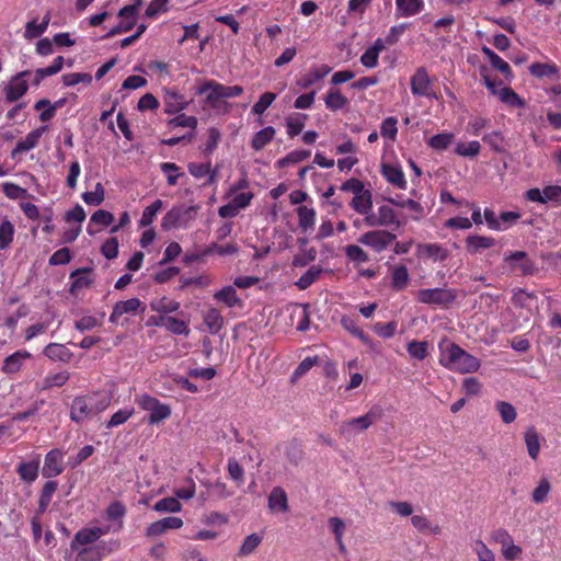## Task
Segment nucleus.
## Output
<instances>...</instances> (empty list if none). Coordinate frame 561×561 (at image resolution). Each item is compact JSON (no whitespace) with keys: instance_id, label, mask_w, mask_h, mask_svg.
<instances>
[{"instance_id":"nucleus-1","label":"nucleus","mask_w":561,"mask_h":561,"mask_svg":"<svg viewBox=\"0 0 561 561\" xmlns=\"http://www.w3.org/2000/svg\"><path fill=\"white\" fill-rule=\"evenodd\" d=\"M439 362L446 368L461 374L477 371L480 367V360L477 357L455 343H448L446 348L442 351Z\"/></svg>"},{"instance_id":"nucleus-2","label":"nucleus","mask_w":561,"mask_h":561,"mask_svg":"<svg viewBox=\"0 0 561 561\" xmlns=\"http://www.w3.org/2000/svg\"><path fill=\"white\" fill-rule=\"evenodd\" d=\"M206 102L215 106V104L222 99H230L239 96L243 93L241 85L227 87L214 80H207L197 90V94L207 93Z\"/></svg>"},{"instance_id":"nucleus-3","label":"nucleus","mask_w":561,"mask_h":561,"mask_svg":"<svg viewBox=\"0 0 561 561\" xmlns=\"http://www.w3.org/2000/svg\"><path fill=\"white\" fill-rule=\"evenodd\" d=\"M196 206H174L162 218L161 227L169 231L179 227H186L194 219Z\"/></svg>"},{"instance_id":"nucleus-4","label":"nucleus","mask_w":561,"mask_h":561,"mask_svg":"<svg viewBox=\"0 0 561 561\" xmlns=\"http://www.w3.org/2000/svg\"><path fill=\"white\" fill-rule=\"evenodd\" d=\"M138 405L146 411H149L148 423L158 424L171 415V408L168 404L161 403L157 398L149 394H142L137 400Z\"/></svg>"},{"instance_id":"nucleus-5","label":"nucleus","mask_w":561,"mask_h":561,"mask_svg":"<svg viewBox=\"0 0 561 561\" xmlns=\"http://www.w3.org/2000/svg\"><path fill=\"white\" fill-rule=\"evenodd\" d=\"M416 297L422 304L448 306L455 301L457 293L447 288H426L419 290Z\"/></svg>"},{"instance_id":"nucleus-6","label":"nucleus","mask_w":561,"mask_h":561,"mask_svg":"<svg viewBox=\"0 0 561 561\" xmlns=\"http://www.w3.org/2000/svg\"><path fill=\"white\" fill-rule=\"evenodd\" d=\"M383 411L380 407H373L365 415L359 417L351 419L342 423L341 431L342 433H348L356 431H365L370 425L376 423L382 417Z\"/></svg>"},{"instance_id":"nucleus-7","label":"nucleus","mask_w":561,"mask_h":561,"mask_svg":"<svg viewBox=\"0 0 561 561\" xmlns=\"http://www.w3.org/2000/svg\"><path fill=\"white\" fill-rule=\"evenodd\" d=\"M396 234L387 230H373L360 236L358 242L364 245L370 247L376 252L383 251L392 241L396 240Z\"/></svg>"},{"instance_id":"nucleus-8","label":"nucleus","mask_w":561,"mask_h":561,"mask_svg":"<svg viewBox=\"0 0 561 561\" xmlns=\"http://www.w3.org/2000/svg\"><path fill=\"white\" fill-rule=\"evenodd\" d=\"M31 75L30 70H23L14 75L4 88L5 101L13 103L21 99L28 90V83L24 78Z\"/></svg>"},{"instance_id":"nucleus-9","label":"nucleus","mask_w":561,"mask_h":561,"mask_svg":"<svg viewBox=\"0 0 561 561\" xmlns=\"http://www.w3.org/2000/svg\"><path fill=\"white\" fill-rule=\"evenodd\" d=\"M96 414L93 412L88 400L84 396L76 397L70 405V420L77 424L83 423L88 419L94 417Z\"/></svg>"},{"instance_id":"nucleus-10","label":"nucleus","mask_w":561,"mask_h":561,"mask_svg":"<svg viewBox=\"0 0 561 561\" xmlns=\"http://www.w3.org/2000/svg\"><path fill=\"white\" fill-rule=\"evenodd\" d=\"M66 102V98H61L54 103L48 99H41L34 104V110L41 111L38 119L42 123H47L55 117L57 110L65 106Z\"/></svg>"},{"instance_id":"nucleus-11","label":"nucleus","mask_w":561,"mask_h":561,"mask_svg":"<svg viewBox=\"0 0 561 561\" xmlns=\"http://www.w3.org/2000/svg\"><path fill=\"white\" fill-rule=\"evenodd\" d=\"M64 471L62 453L59 449H51L44 460L42 473L45 478H53Z\"/></svg>"},{"instance_id":"nucleus-12","label":"nucleus","mask_w":561,"mask_h":561,"mask_svg":"<svg viewBox=\"0 0 561 561\" xmlns=\"http://www.w3.org/2000/svg\"><path fill=\"white\" fill-rule=\"evenodd\" d=\"M48 129L47 125L39 126L26 135L23 140H20L11 152V157L15 158L18 154L30 151L35 148L42 135Z\"/></svg>"},{"instance_id":"nucleus-13","label":"nucleus","mask_w":561,"mask_h":561,"mask_svg":"<svg viewBox=\"0 0 561 561\" xmlns=\"http://www.w3.org/2000/svg\"><path fill=\"white\" fill-rule=\"evenodd\" d=\"M183 526V520L180 517L170 516L164 517L160 520L151 523L147 529L146 535L148 537L159 536L169 529H179Z\"/></svg>"},{"instance_id":"nucleus-14","label":"nucleus","mask_w":561,"mask_h":561,"mask_svg":"<svg viewBox=\"0 0 561 561\" xmlns=\"http://www.w3.org/2000/svg\"><path fill=\"white\" fill-rule=\"evenodd\" d=\"M411 91L414 95L428 96L431 89V81L427 71L424 67L416 69L415 73L411 77Z\"/></svg>"},{"instance_id":"nucleus-15","label":"nucleus","mask_w":561,"mask_h":561,"mask_svg":"<svg viewBox=\"0 0 561 561\" xmlns=\"http://www.w3.org/2000/svg\"><path fill=\"white\" fill-rule=\"evenodd\" d=\"M495 243L496 240L492 237L471 234L466 238V249L472 255L494 247Z\"/></svg>"},{"instance_id":"nucleus-16","label":"nucleus","mask_w":561,"mask_h":561,"mask_svg":"<svg viewBox=\"0 0 561 561\" xmlns=\"http://www.w3.org/2000/svg\"><path fill=\"white\" fill-rule=\"evenodd\" d=\"M141 307V301L138 298H130L115 304L113 312L110 316L112 323H117L118 319L125 313L136 312Z\"/></svg>"},{"instance_id":"nucleus-17","label":"nucleus","mask_w":561,"mask_h":561,"mask_svg":"<svg viewBox=\"0 0 561 561\" xmlns=\"http://www.w3.org/2000/svg\"><path fill=\"white\" fill-rule=\"evenodd\" d=\"M381 174L390 184L397 186L398 188H405L407 181L401 168L388 163H382Z\"/></svg>"},{"instance_id":"nucleus-18","label":"nucleus","mask_w":561,"mask_h":561,"mask_svg":"<svg viewBox=\"0 0 561 561\" xmlns=\"http://www.w3.org/2000/svg\"><path fill=\"white\" fill-rule=\"evenodd\" d=\"M268 508L283 513L289 510L287 494L283 488L275 486L272 489L268 495Z\"/></svg>"},{"instance_id":"nucleus-19","label":"nucleus","mask_w":561,"mask_h":561,"mask_svg":"<svg viewBox=\"0 0 561 561\" xmlns=\"http://www.w3.org/2000/svg\"><path fill=\"white\" fill-rule=\"evenodd\" d=\"M214 298L229 308L242 307L243 302L233 286H226L215 293Z\"/></svg>"},{"instance_id":"nucleus-20","label":"nucleus","mask_w":561,"mask_h":561,"mask_svg":"<svg viewBox=\"0 0 561 561\" xmlns=\"http://www.w3.org/2000/svg\"><path fill=\"white\" fill-rule=\"evenodd\" d=\"M65 59L62 56H58L54 59L53 64L45 68H38L34 72L33 85L38 87L41 82L46 78L58 73L64 67Z\"/></svg>"},{"instance_id":"nucleus-21","label":"nucleus","mask_w":561,"mask_h":561,"mask_svg":"<svg viewBox=\"0 0 561 561\" xmlns=\"http://www.w3.org/2000/svg\"><path fill=\"white\" fill-rule=\"evenodd\" d=\"M84 398L88 400V404H90L96 415L105 411L112 401L111 394L106 392H92L85 394Z\"/></svg>"},{"instance_id":"nucleus-22","label":"nucleus","mask_w":561,"mask_h":561,"mask_svg":"<svg viewBox=\"0 0 561 561\" xmlns=\"http://www.w3.org/2000/svg\"><path fill=\"white\" fill-rule=\"evenodd\" d=\"M330 71H331V67H329L328 65H321L320 67L312 69L307 75H305L302 78H300L297 81V84L301 89H308L312 84H314L317 81L323 79Z\"/></svg>"},{"instance_id":"nucleus-23","label":"nucleus","mask_w":561,"mask_h":561,"mask_svg":"<svg viewBox=\"0 0 561 561\" xmlns=\"http://www.w3.org/2000/svg\"><path fill=\"white\" fill-rule=\"evenodd\" d=\"M31 357L26 351H18L5 357L2 366V371L5 374H14L21 369L23 360Z\"/></svg>"},{"instance_id":"nucleus-24","label":"nucleus","mask_w":561,"mask_h":561,"mask_svg":"<svg viewBox=\"0 0 561 561\" xmlns=\"http://www.w3.org/2000/svg\"><path fill=\"white\" fill-rule=\"evenodd\" d=\"M103 535V530L99 527L95 528H83L79 530L73 540L71 541V548L75 549L76 545H89L96 541Z\"/></svg>"},{"instance_id":"nucleus-25","label":"nucleus","mask_w":561,"mask_h":561,"mask_svg":"<svg viewBox=\"0 0 561 561\" xmlns=\"http://www.w3.org/2000/svg\"><path fill=\"white\" fill-rule=\"evenodd\" d=\"M397 15L412 16L424 9L423 0H396Z\"/></svg>"},{"instance_id":"nucleus-26","label":"nucleus","mask_w":561,"mask_h":561,"mask_svg":"<svg viewBox=\"0 0 561 561\" xmlns=\"http://www.w3.org/2000/svg\"><path fill=\"white\" fill-rule=\"evenodd\" d=\"M58 488V482L54 480L47 481L39 494L37 513L43 514L46 512L49 503L51 502L53 495Z\"/></svg>"},{"instance_id":"nucleus-27","label":"nucleus","mask_w":561,"mask_h":561,"mask_svg":"<svg viewBox=\"0 0 561 561\" xmlns=\"http://www.w3.org/2000/svg\"><path fill=\"white\" fill-rule=\"evenodd\" d=\"M91 271L92 270L89 267H82L73 271L70 274V278H73V282L69 289V293L71 295H76L79 289L90 287L92 285L93 280L90 277L81 275L83 273H90Z\"/></svg>"},{"instance_id":"nucleus-28","label":"nucleus","mask_w":561,"mask_h":561,"mask_svg":"<svg viewBox=\"0 0 561 561\" xmlns=\"http://www.w3.org/2000/svg\"><path fill=\"white\" fill-rule=\"evenodd\" d=\"M204 323L210 334H217L224 327V317L218 309L210 308L204 314Z\"/></svg>"},{"instance_id":"nucleus-29","label":"nucleus","mask_w":561,"mask_h":561,"mask_svg":"<svg viewBox=\"0 0 561 561\" xmlns=\"http://www.w3.org/2000/svg\"><path fill=\"white\" fill-rule=\"evenodd\" d=\"M419 254L440 262L448 257V251L437 243L420 244Z\"/></svg>"},{"instance_id":"nucleus-30","label":"nucleus","mask_w":561,"mask_h":561,"mask_svg":"<svg viewBox=\"0 0 561 561\" xmlns=\"http://www.w3.org/2000/svg\"><path fill=\"white\" fill-rule=\"evenodd\" d=\"M528 455L531 459L536 460L540 451L539 435L534 426L526 430L524 434Z\"/></svg>"},{"instance_id":"nucleus-31","label":"nucleus","mask_w":561,"mask_h":561,"mask_svg":"<svg viewBox=\"0 0 561 561\" xmlns=\"http://www.w3.org/2000/svg\"><path fill=\"white\" fill-rule=\"evenodd\" d=\"M49 21H50V12H47L43 18L42 23H36V20L27 22L25 25L24 37L27 39H32V38L41 36L46 31V28L49 24Z\"/></svg>"},{"instance_id":"nucleus-32","label":"nucleus","mask_w":561,"mask_h":561,"mask_svg":"<svg viewBox=\"0 0 561 561\" xmlns=\"http://www.w3.org/2000/svg\"><path fill=\"white\" fill-rule=\"evenodd\" d=\"M351 206L360 215L369 213L373 208L371 192L366 190L363 194L354 196L351 202Z\"/></svg>"},{"instance_id":"nucleus-33","label":"nucleus","mask_w":561,"mask_h":561,"mask_svg":"<svg viewBox=\"0 0 561 561\" xmlns=\"http://www.w3.org/2000/svg\"><path fill=\"white\" fill-rule=\"evenodd\" d=\"M44 355L53 360L69 362L72 354L71 352L61 344L51 343L48 344L44 350Z\"/></svg>"},{"instance_id":"nucleus-34","label":"nucleus","mask_w":561,"mask_h":561,"mask_svg":"<svg viewBox=\"0 0 561 561\" xmlns=\"http://www.w3.org/2000/svg\"><path fill=\"white\" fill-rule=\"evenodd\" d=\"M165 113L174 114L186 107L187 102L183 101V96L175 91H167L165 93Z\"/></svg>"},{"instance_id":"nucleus-35","label":"nucleus","mask_w":561,"mask_h":561,"mask_svg":"<svg viewBox=\"0 0 561 561\" xmlns=\"http://www.w3.org/2000/svg\"><path fill=\"white\" fill-rule=\"evenodd\" d=\"M275 135V128L272 126H267L257 133L254 134L251 146L254 150L259 151L263 149L271 140L273 139Z\"/></svg>"},{"instance_id":"nucleus-36","label":"nucleus","mask_w":561,"mask_h":561,"mask_svg":"<svg viewBox=\"0 0 561 561\" xmlns=\"http://www.w3.org/2000/svg\"><path fill=\"white\" fill-rule=\"evenodd\" d=\"M161 323L162 327L167 328L174 334H183L185 336L190 334V329L183 320L176 319L174 317L161 316Z\"/></svg>"},{"instance_id":"nucleus-37","label":"nucleus","mask_w":561,"mask_h":561,"mask_svg":"<svg viewBox=\"0 0 561 561\" xmlns=\"http://www.w3.org/2000/svg\"><path fill=\"white\" fill-rule=\"evenodd\" d=\"M38 465H39L38 459L36 461L21 462L18 466L16 471L23 481H26L30 483V482L35 481L38 476Z\"/></svg>"},{"instance_id":"nucleus-38","label":"nucleus","mask_w":561,"mask_h":561,"mask_svg":"<svg viewBox=\"0 0 561 561\" xmlns=\"http://www.w3.org/2000/svg\"><path fill=\"white\" fill-rule=\"evenodd\" d=\"M378 217L380 220V226H394L396 228L401 226V221L398 219L396 211L388 205H382L378 208Z\"/></svg>"},{"instance_id":"nucleus-39","label":"nucleus","mask_w":561,"mask_h":561,"mask_svg":"<svg viewBox=\"0 0 561 561\" xmlns=\"http://www.w3.org/2000/svg\"><path fill=\"white\" fill-rule=\"evenodd\" d=\"M500 100L512 107H525V101L511 88L503 87L499 91Z\"/></svg>"},{"instance_id":"nucleus-40","label":"nucleus","mask_w":561,"mask_h":561,"mask_svg":"<svg viewBox=\"0 0 561 561\" xmlns=\"http://www.w3.org/2000/svg\"><path fill=\"white\" fill-rule=\"evenodd\" d=\"M325 106L331 111H337L348 104V100L339 90H330L324 99Z\"/></svg>"},{"instance_id":"nucleus-41","label":"nucleus","mask_w":561,"mask_h":561,"mask_svg":"<svg viewBox=\"0 0 561 561\" xmlns=\"http://www.w3.org/2000/svg\"><path fill=\"white\" fill-rule=\"evenodd\" d=\"M262 540H263V536L255 534V533L247 536L239 549L238 556L239 557L250 556L260 546Z\"/></svg>"},{"instance_id":"nucleus-42","label":"nucleus","mask_w":561,"mask_h":561,"mask_svg":"<svg viewBox=\"0 0 561 561\" xmlns=\"http://www.w3.org/2000/svg\"><path fill=\"white\" fill-rule=\"evenodd\" d=\"M409 272L407 266L399 265L392 271V287L397 290L404 289L409 284Z\"/></svg>"},{"instance_id":"nucleus-43","label":"nucleus","mask_w":561,"mask_h":561,"mask_svg":"<svg viewBox=\"0 0 561 561\" xmlns=\"http://www.w3.org/2000/svg\"><path fill=\"white\" fill-rule=\"evenodd\" d=\"M104 557V548L93 546L81 549L75 561H100Z\"/></svg>"},{"instance_id":"nucleus-44","label":"nucleus","mask_w":561,"mask_h":561,"mask_svg":"<svg viewBox=\"0 0 561 561\" xmlns=\"http://www.w3.org/2000/svg\"><path fill=\"white\" fill-rule=\"evenodd\" d=\"M323 268L317 265H312L309 270L297 280L296 285L299 289H307L311 286L321 275Z\"/></svg>"},{"instance_id":"nucleus-45","label":"nucleus","mask_w":561,"mask_h":561,"mask_svg":"<svg viewBox=\"0 0 561 561\" xmlns=\"http://www.w3.org/2000/svg\"><path fill=\"white\" fill-rule=\"evenodd\" d=\"M495 409L500 413L501 420L505 424H511L516 420L517 412L516 409L506 401H497L495 403Z\"/></svg>"},{"instance_id":"nucleus-46","label":"nucleus","mask_w":561,"mask_h":561,"mask_svg":"<svg viewBox=\"0 0 561 561\" xmlns=\"http://www.w3.org/2000/svg\"><path fill=\"white\" fill-rule=\"evenodd\" d=\"M529 71L537 78L552 77L559 72V68L554 64L535 62L529 67Z\"/></svg>"},{"instance_id":"nucleus-47","label":"nucleus","mask_w":561,"mask_h":561,"mask_svg":"<svg viewBox=\"0 0 561 561\" xmlns=\"http://www.w3.org/2000/svg\"><path fill=\"white\" fill-rule=\"evenodd\" d=\"M105 198V190L102 183H96L93 192H84L82 194V199L85 204L91 206H99L103 203Z\"/></svg>"},{"instance_id":"nucleus-48","label":"nucleus","mask_w":561,"mask_h":561,"mask_svg":"<svg viewBox=\"0 0 561 561\" xmlns=\"http://www.w3.org/2000/svg\"><path fill=\"white\" fill-rule=\"evenodd\" d=\"M299 227L304 230L311 228L314 225L316 211L313 208L307 206H299L297 208Z\"/></svg>"},{"instance_id":"nucleus-49","label":"nucleus","mask_w":561,"mask_h":561,"mask_svg":"<svg viewBox=\"0 0 561 561\" xmlns=\"http://www.w3.org/2000/svg\"><path fill=\"white\" fill-rule=\"evenodd\" d=\"M285 455L290 463L298 466L302 461L305 453L301 445L293 440L287 445Z\"/></svg>"},{"instance_id":"nucleus-50","label":"nucleus","mask_w":561,"mask_h":561,"mask_svg":"<svg viewBox=\"0 0 561 561\" xmlns=\"http://www.w3.org/2000/svg\"><path fill=\"white\" fill-rule=\"evenodd\" d=\"M342 324L344 329L350 331L353 335L357 336L364 344L371 348L374 347L375 344L373 340L367 334H365L364 331L360 330L352 319L343 318Z\"/></svg>"},{"instance_id":"nucleus-51","label":"nucleus","mask_w":561,"mask_h":561,"mask_svg":"<svg viewBox=\"0 0 561 561\" xmlns=\"http://www.w3.org/2000/svg\"><path fill=\"white\" fill-rule=\"evenodd\" d=\"M181 508H182V505H181L180 501L175 497L161 499L153 506V510L159 513H165V512L176 513V512H180Z\"/></svg>"},{"instance_id":"nucleus-52","label":"nucleus","mask_w":561,"mask_h":561,"mask_svg":"<svg viewBox=\"0 0 561 561\" xmlns=\"http://www.w3.org/2000/svg\"><path fill=\"white\" fill-rule=\"evenodd\" d=\"M14 236V226L8 219L0 225V250H4L12 242Z\"/></svg>"},{"instance_id":"nucleus-53","label":"nucleus","mask_w":561,"mask_h":561,"mask_svg":"<svg viewBox=\"0 0 561 561\" xmlns=\"http://www.w3.org/2000/svg\"><path fill=\"white\" fill-rule=\"evenodd\" d=\"M311 152L309 150H294L289 152L286 157L278 160L277 164L279 168H286L289 164H295L301 162L309 158Z\"/></svg>"},{"instance_id":"nucleus-54","label":"nucleus","mask_w":561,"mask_h":561,"mask_svg":"<svg viewBox=\"0 0 561 561\" xmlns=\"http://www.w3.org/2000/svg\"><path fill=\"white\" fill-rule=\"evenodd\" d=\"M480 150H481V146H480L479 141H477V140H472L468 144L459 142L455 148V152L458 156L469 157V158H473V157L478 156Z\"/></svg>"},{"instance_id":"nucleus-55","label":"nucleus","mask_w":561,"mask_h":561,"mask_svg":"<svg viewBox=\"0 0 561 561\" xmlns=\"http://www.w3.org/2000/svg\"><path fill=\"white\" fill-rule=\"evenodd\" d=\"M62 83L66 87H73L78 83L90 84L92 82V76L85 72H71L62 76Z\"/></svg>"},{"instance_id":"nucleus-56","label":"nucleus","mask_w":561,"mask_h":561,"mask_svg":"<svg viewBox=\"0 0 561 561\" xmlns=\"http://www.w3.org/2000/svg\"><path fill=\"white\" fill-rule=\"evenodd\" d=\"M162 201L157 199L151 205L147 206L142 211V216L140 219V226L147 227L152 224L157 213L162 208Z\"/></svg>"},{"instance_id":"nucleus-57","label":"nucleus","mask_w":561,"mask_h":561,"mask_svg":"<svg viewBox=\"0 0 561 561\" xmlns=\"http://www.w3.org/2000/svg\"><path fill=\"white\" fill-rule=\"evenodd\" d=\"M150 306L153 311L162 313H171L180 308V304L178 301L169 300L165 297L152 301Z\"/></svg>"},{"instance_id":"nucleus-58","label":"nucleus","mask_w":561,"mask_h":561,"mask_svg":"<svg viewBox=\"0 0 561 561\" xmlns=\"http://www.w3.org/2000/svg\"><path fill=\"white\" fill-rule=\"evenodd\" d=\"M551 490L550 482L547 479H541L539 484L535 488L531 499L535 503L540 504L547 500L548 493Z\"/></svg>"},{"instance_id":"nucleus-59","label":"nucleus","mask_w":561,"mask_h":561,"mask_svg":"<svg viewBox=\"0 0 561 561\" xmlns=\"http://www.w3.org/2000/svg\"><path fill=\"white\" fill-rule=\"evenodd\" d=\"M428 344L425 341H412L408 344V353L416 359H424L427 356Z\"/></svg>"},{"instance_id":"nucleus-60","label":"nucleus","mask_w":561,"mask_h":561,"mask_svg":"<svg viewBox=\"0 0 561 561\" xmlns=\"http://www.w3.org/2000/svg\"><path fill=\"white\" fill-rule=\"evenodd\" d=\"M228 473L230 478L238 484L241 485L244 482V470L240 466V463L234 459L230 458L228 460Z\"/></svg>"},{"instance_id":"nucleus-61","label":"nucleus","mask_w":561,"mask_h":561,"mask_svg":"<svg viewBox=\"0 0 561 561\" xmlns=\"http://www.w3.org/2000/svg\"><path fill=\"white\" fill-rule=\"evenodd\" d=\"M453 138L451 133L437 134L428 140V145L434 149L445 150L451 144Z\"/></svg>"},{"instance_id":"nucleus-62","label":"nucleus","mask_w":561,"mask_h":561,"mask_svg":"<svg viewBox=\"0 0 561 561\" xmlns=\"http://www.w3.org/2000/svg\"><path fill=\"white\" fill-rule=\"evenodd\" d=\"M276 99V94L273 92H265L263 93L259 101L253 105L252 113L261 115L263 114L267 107L274 102Z\"/></svg>"},{"instance_id":"nucleus-63","label":"nucleus","mask_w":561,"mask_h":561,"mask_svg":"<svg viewBox=\"0 0 561 561\" xmlns=\"http://www.w3.org/2000/svg\"><path fill=\"white\" fill-rule=\"evenodd\" d=\"M2 190L5 196L11 199L25 198L28 196V193L25 188L10 182H5L2 184Z\"/></svg>"},{"instance_id":"nucleus-64","label":"nucleus","mask_w":561,"mask_h":561,"mask_svg":"<svg viewBox=\"0 0 561 561\" xmlns=\"http://www.w3.org/2000/svg\"><path fill=\"white\" fill-rule=\"evenodd\" d=\"M69 377V373L67 371H61L55 375L47 376L43 380V389H49L51 387H61L68 381Z\"/></svg>"}]
</instances>
